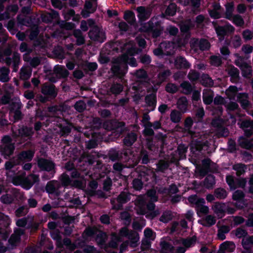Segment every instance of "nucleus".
Masks as SVG:
<instances>
[{
	"mask_svg": "<svg viewBox=\"0 0 253 253\" xmlns=\"http://www.w3.org/2000/svg\"><path fill=\"white\" fill-rule=\"evenodd\" d=\"M139 31L142 32L151 33L153 38H157L163 33V28L160 21L155 17H152L146 23H141Z\"/></svg>",
	"mask_w": 253,
	"mask_h": 253,
	"instance_id": "f257e3e1",
	"label": "nucleus"
},
{
	"mask_svg": "<svg viewBox=\"0 0 253 253\" xmlns=\"http://www.w3.org/2000/svg\"><path fill=\"white\" fill-rule=\"evenodd\" d=\"M236 56L238 57V60H236L235 63L241 69L242 76L246 78H250L252 75V67L251 64L245 61L244 57L240 56L238 54H236Z\"/></svg>",
	"mask_w": 253,
	"mask_h": 253,
	"instance_id": "f03ea898",
	"label": "nucleus"
},
{
	"mask_svg": "<svg viewBox=\"0 0 253 253\" xmlns=\"http://www.w3.org/2000/svg\"><path fill=\"white\" fill-rule=\"evenodd\" d=\"M37 164L41 170L50 172L47 179H50L53 177L55 172V165L52 161L43 158H40L38 160Z\"/></svg>",
	"mask_w": 253,
	"mask_h": 253,
	"instance_id": "7ed1b4c3",
	"label": "nucleus"
},
{
	"mask_svg": "<svg viewBox=\"0 0 253 253\" xmlns=\"http://www.w3.org/2000/svg\"><path fill=\"white\" fill-rule=\"evenodd\" d=\"M212 24L220 40H224L226 35L233 33L235 31L234 27L228 22L224 26L216 25V23L214 21L212 22Z\"/></svg>",
	"mask_w": 253,
	"mask_h": 253,
	"instance_id": "20e7f679",
	"label": "nucleus"
},
{
	"mask_svg": "<svg viewBox=\"0 0 253 253\" xmlns=\"http://www.w3.org/2000/svg\"><path fill=\"white\" fill-rule=\"evenodd\" d=\"M88 35L90 40L100 43L103 42L106 39L105 32L97 25L90 29Z\"/></svg>",
	"mask_w": 253,
	"mask_h": 253,
	"instance_id": "39448f33",
	"label": "nucleus"
},
{
	"mask_svg": "<svg viewBox=\"0 0 253 253\" xmlns=\"http://www.w3.org/2000/svg\"><path fill=\"white\" fill-rule=\"evenodd\" d=\"M41 92L43 95L49 99H54L57 95V90L55 85L51 84L44 83L41 87Z\"/></svg>",
	"mask_w": 253,
	"mask_h": 253,
	"instance_id": "423d86ee",
	"label": "nucleus"
},
{
	"mask_svg": "<svg viewBox=\"0 0 253 253\" xmlns=\"http://www.w3.org/2000/svg\"><path fill=\"white\" fill-rule=\"evenodd\" d=\"M10 223V219L7 216L0 219V225H1L0 227V238L3 241H6L9 236Z\"/></svg>",
	"mask_w": 253,
	"mask_h": 253,
	"instance_id": "0eeeda50",
	"label": "nucleus"
},
{
	"mask_svg": "<svg viewBox=\"0 0 253 253\" xmlns=\"http://www.w3.org/2000/svg\"><path fill=\"white\" fill-rule=\"evenodd\" d=\"M131 199V194L125 191L121 192L117 198L118 204L114 206V209L117 210H121L123 208V205L128 202Z\"/></svg>",
	"mask_w": 253,
	"mask_h": 253,
	"instance_id": "6e6552de",
	"label": "nucleus"
},
{
	"mask_svg": "<svg viewBox=\"0 0 253 253\" xmlns=\"http://www.w3.org/2000/svg\"><path fill=\"white\" fill-rule=\"evenodd\" d=\"M136 11L139 21L140 22V25L141 23H145L144 22L150 17L152 13V9L150 8L143 6L137 7Z\"/></svg>",
	"mask_w": 253,
	"mask_h": 253,
	"instance_id": "1a4fd4ad",
	"label": "nucleus"
},
{
	"mask_svg": "<svg viewBox=\"0 0 253 253\" xmlns=\"http://www.w3.org/2000/svg\"><path fill=\"white\" fill-rule=\"evenodd\" d=\"M157 177L156 174L151 170L141 171L139 173V177L141 178L143 181L149 183L156 182Z\"/></svg>",
	"mask_w": 253,
	"mask_h": 253,
	"instance_id": "9d476101",
	"label": "nucleus"
},
{
	"mask_svg": "<svg viewBox=\"0 0 253 253\" xmlns=\"http://www.w3.org/2000/svg\"><path fill=\"white\" fill-rule=\"evenodd\" d=\"M174 66L177 69L187 70L191 65L183 56H177L174 59Z\"/></svg>",
	"mask_w": 253,
	"mask_h": 253,
	"instance_id": "9b49d317",
	"label": "nucleus"
},
{
	"mask_svg": "<svg viewBox=\"0 0 253 253\" xmlns=\"http://www.w3.org/2000/svg\"><path fill=\"white\" fill-rule=\"evenodd\" d=\"M145 102L148 107L150 108V111H153L157 105V96L156 93H151L146 95L145 97Z\"/></svg>",
	"mask_w": 253,
	"mask_h": 253,
	"instance_id": "f8f14e48",
	"label": "nucleus"
},
{
	"mask_svg": "<svg viewBox=\"0 0 253 253\" xmlns=\"http://www.w3.org/2000/svg\"><path fill=\"white\" fill-rule=\"evenodd\" d=\"M14 150V144L0 145V152L1 155L6 159L13 155Z\"/></svg>",
	"mask_w": 253,
	"mask_h": 253,
	"instance_id": "ddd939ff",
	"label": "nucleus"
},
{
	"mask_svg": "<svg viewBox=\"0 0 253 253\" xmlns=\"http://www.w3.org/2000/svg\"><path fill=\"white\" fill-rule=\"evenodd\" d=\"M138 159L141 164L143 165H147L152 160L150 152L144 148L141 149L138 156Z\"/></svg>",
	"mask_w": 253,
	"mask_h": 253,
	"instance_id": "4468645a",
	"label": "nucleus"
},
{
	"mask_svg": "<svg viewBox=\"0 0 253 253\" xmlns=\"http://www.w3.org/2000/svg\"><path fill=\"white\" fill-rule=\"evenodd\" d=\"M34 154V151L31 150L23 151L18 155L17 161L19 163L22 161L30 162L33 158Z\"/></svg>",
	"mask_w": 253,
	"mask_h": 253,
	"instance_id": "2eb2a0df",
	"label": "nucleus"
},
{
	"mask_svg": "<svg viewBox=\"0 0 253 253\" xmlns=\"http://www.w3.org/2000/svg\"><path fill=\"white\" fill-rule=\"evenodd\" d=\"M108 157L113 162L119 161L123 158V153L119 150L111 148L108 152Z\"/></svg>",
	"mask_w": 253,
	"mask_h": 253,
	"instance_id": "dca6fc26",
	"label": "nucleus"
},
{
	"mask_svg": "<svg viewBox=\"0 0 253 253\" xmlns=\"http://www.w3.org/2000/svg\"><path fill=\"white\" fill-rule=\"evenodd\" d=\"M54 72L60 78H67L69 75V71L62 65H57L54 67Z\"/></svg>",
	"mask_w": 253,
	"mask_h": 253,
	"instance_id": "f3484780",
	"label": "nucleus"
},
{
	"mask_svg": "<svg viewBox=\"0 0 253 253\" xmlns=\"http://www.w3.org/2000/svg\"><path fill=\"white\" fill-rule=\"evenodd\" d=\"M235 248V245L233 242L225 241L220 245L219 253H225L227 251L229 252L234 251Z\"/></svg>",
	"mask_w": 253,
	"mask_h": 253,
	"instance_id": "a211bd4d",
	"label": "nucleus"
},
{
	"mask_svg": "<svg viewBox=\"0 0 253 253\" xmlns=\"http://www.w3.org/2000/svg\"><path fill=\"white\" fill-rule=\"evenodd\" d=\"M19 133L22 137L30 138L34 134V130L32 126H23L19 129Z\"/></svg>",
	"mask_w": 253,
	"mask_h": 253,
	"instance_id": "6ab92c4d",
	"label": "nucleus"
},
{
	"mask_svg": "<svg viewBox=\"0 0 253 253\" xmlns=\"http://www.w3.org/2000/svg\"><path fill=\"white\" fill-rule=\"evenodd\" d=\"M177 108L183 113H185L187 111L188 100L185 96H182L178 98L176 103Z\"/></svg>",
	"mask_w": 253,
	"mask_h": 253,
	"instance_id": "aec40b11",
	"label": "nucleus"
},
{
	"mask_svg": "<svg viewBox=\"0 0 253 253\" xmlns=\"http://www.w3.org/2000/svg\"><path fill=\"white\" fill-rule=\"evenodd\" d=\"M239 145L242 148L251 150L253 148V143L251 140L246 139L244 136H240L238 139Z\"/></svg>",
	"mask_w": 253,
	"mask_h": 253,
	"instance_id": "412c9836",
	"label": "nucleus"
},
{
	"mask_svg": "<svg viewBox=\"0 0 253 253\" xmlns=\"http://www.w3.org/2000/svg\"><path fill=\"white\" fill-rule=\"evenodd\" d=\"M212 209L216 214L224 216L226 211V205L223 203L216 202Z\"/></svg>",
	"mask_w": 253,
	"mask_h": 253,
	"instance_id": "4be33fe9",
	"label": "nucleus"
},
{
	"mask_svg": "<svg viewBox=\"0 0 253 253\" xmlns=\"http://www.w3.org/2000/svg\"><path fill=\"white\" fill-rule=\"evenodd\" d=\"M137 138L136 134L131 132L128 133L123 139V143L126 146L129 147L135 142Z\"/></svg>",
	"mask_w": 253,
	"mask_h": 253,
	"instance_id": "5701e85b",
	"label": "nucleus"
},
{
	"mask_svg": "<svg viewBox=\"0 0 253 253\" xmlns=\"http://www.w3.org/2000/svg\"><path fill=\"white\" fill-rule=\"evenodd\" d=\"M225 12L224 14V16L223 17L231 20L232 19L233 15V11L234 10V4L233 2H227L225 5Z\"/></svg>",
	"mask_w": 253,
	"mask_h": 253,
	"instance_id": "b1692460",
	"label": "nucleus"
},
{
	"mask_svg": "<svg viewBox=\"0 0 253 253\" xmlns=\"http://www.w3.org/2000/svg\"><path fill=\"white\" fill-rule=\"evenodd\" d=\"M59 180L62 187L64 188H69L70 187L72 179L69 175L66 172H64L60 175Z\"/></svg>",
	"mask_w": 253,
	"mask_h": 253,
	"instance_id": "393cba45",
	"label": "nucleus"
},
{
	"mask_svg": "<svg viewBox=\"0 0 253 253\" xmlns=\"http://www.w3.org/2000/svg\"><path fill=\"white\" fill-rule=\"evenodd\" d=\"M20 78L23 81H27L32 75V69L29 67H22L19 73Z\"/></svg>",
	"mask_w": 253,
	"mask_h": 253,
	"instance_id": "a878e982",
	"label": "nucleus"
},
{
	"mask_svg": "<svg viewBox=\"0 0 253 253\" xmlns=\"http://www.w3.org/2000/svg\"><path fill=\"white\" fill-rule=\"evenodd\" d=\"M177 5L175 3H170L167 7L165 13L162 14L163 17L173 16L176 12Z\"/></svg>",
	"mask_w": 253,
	"mask_h": 253,
	"instance_id": "bb28decb",
	"label": "nucleus"
},
{
	"mask_svg": "<svg viewBox=\"0 0 253 253\" xmlns=\"http://www.w3.org/2000/svg\"><path fill=\"white\" fill-rule=\"evenodd\" d=\"M215 184V176L212 174L207 176L203 181V185L207 189H212Z\"/></svg>",
	"mask_w": 253,
	"mask_h": 253,
	"instance_id": "cd10ccee",
	"label": "nucleus"
},
{
	"mask_svg": "<svg viewBox=\"0 0 253 253\" xmlns=\"http://www.w3.org/2000/svg\"><path fill=\"white\" fill-rule=\"evenodd\" d=\"M124 19L129 24L133 25L136 23L135 13L131 10H126L124 15Z\"/></svg>",
	"mask_w": 253,
	"mask_h": 253,
	"instance_id": "c85d7f7f",
	"label": "nucleus"
},
{
	"mask_svg": "<svg viewBox=\"0 0 253 253\" xmlns=\"http://www.w3.org/2000/svg\"><path fill=\"white\" fill-rule=\"evenodd\" d=\"M193 121L191 117H187L184 122V127L178 126L181 131L183 132H190V130L193 125Z\"/></svg>",
	"mask_w": 253,
	"mask_h": 253,
	"instance_id": "c756f323",
	"label": "nucleus"
},
{
	"mask_svg": "<svg viewBox=\"0 0 253 253\" xmlns=\"http://www.w3.org/2000/svg\"><path fill=\"white\" fill-rule=\"evenodd\" d=\"M182 114L183 113L179 111L172 110L170 114V121L175 124L179 123L181 120Z\"/></svg>",
	"mask_w": 253,
	"mask_h": 253,
	"instance_id": "7c9ffc66",
	"label": "nucleus"
},
{
	"mask_svg": "<svg viewBox=\"0 0 253 253\" xmlns=\"http://www.w3.org/2000/svg\"><path fill=\"white\" fill-rule=\"evenodd\" d=\"M96 234V231L95 229L91 227H88L85 229L82 234V237L86 241L89 237H93Z\"/></svg>",
	"mask_w": 253,
	"mask_h": 253,
	"instance_id": "2f4dec72",
	"label": "nucleus"
},
{
	"mask_svg": "<svg viewBox=\"0 0 253 253\" xmlns=\"http://www.w3.org/2000/svg\"><path fill=\"white\" fill-rule=\"evenodd\" d=\"M9 70L5 67H2L0 68V81L2 83H5L9 81L8 74Z\"/></svg>",
	"mask_w": 253,
	"mask_h": 253,
	"instance_id": "473e14b6",
	"label": "nucleus"
},
{
	"mask_svg": "<svg viewBox=\"0 0 253 253\" xmlns=\"http://www.w3.org/2000/svg\"><path fill=\"white\" fill-rule=\"evenodd\" d=\"M214 195L219 199H224L227 196V192L223 188H217L214 190Z\"/></svg>",
	"mask_w": 253,
	"mask_h": 253,
	"instance_id": "72a5a7b5",
	"label": "nucleus"
},
{
	"mask_svg": "<svg viewBox=\"0 0 253 253\" xmlns=\"http://www.w3.org/2000/svg\"><path fill=\"white\" fill-rule=\"evenodd\" d=\"M79 244L83 248V251L85 253H93L96 251L93 246L86 245L85 241L81 242Z\"/></svg>",
	"mask_w": 253,
	"mask_h": 253,
	"instance_id": "f704fd0d",
	"label": "nucleus"
},
{
	"mask_svg": "<svg viewBox=\"0 0 253 253\" xmlns=\"http://www.w3.org/2000/svg\"><path fill=\"white\" fill-rule=\"evenodd\" d=\"M199 49L202 51L208 50L211 47V43L205 39H201L198 43Z\"/></svg>",
	"mask_w": 253,
	"mask_h": 253,
	"instance_id": "c9c22d12",
	"label": "nucleus"
},
{
	"mask_svg": "<svg viewBox=\"0 0 253 253\" xmlns=\"http://www.w3.org/2000/svg\"><path fill=\"white\" fill-rule=\"evenodd\" d=\"M20 61V54L17 52H14L13 54V72H16L18 71Z\"/></svg>",
	"mask_w": 253,
	"mask_h": 253,
	"instance_id": "e433bc0d",
	"label": "nucleus"
},
{
	"mask_svg": "<svg viewBox=\"0 0 253 253\" xmlns=\"http://www.w3.org/2000/svg\"><path fill=\"white\" fill-rule=\"evenodd\" d=\"M133 188L136 191H140L143 187V180L139 177V175L137 178H134L132 182Z\"/></svg>",
	"mask_w": 253,
	"mask_h": 253,
	"instance_id": "4c0bfd02",
	"label": "nucleus"
},
{
	"mask_svg": "<svg viewBox=\"0 0 253 253\" xmlns=\"http://www.w3.org/2000/svg\"><path fill=\"white\" fill-rule=\"evenodd\" d=\"M173 218L171 211H164L160 218V221L164 223H168Z\"/></svg>",
	"mask_w": 253,
	"mask_h": 253,
	"instance_id": "58836bf2",
	"label": "nucleus"
},
{
	"mask_svg": "<svg viewBox=\"0 0 253 253\" xmlns=\"http://www.w3.org/2000/svg\"><path fill=\"white\" fill-rule=\"evenodd\" d=\"M94 135L92 134V138L87 141H85V148L87 150H90L96 148L98 144V140L94 138Z\"/></svg>",
	"mask_w": 253,
	"mask_h": 253,
	"instance_id": "ea45409f",
	"label": "nucleus"
},
{
	"mask_svg": "<svg viewBox=\"0 0 253 253\" xmlns=\"http://www.w3.org/2000/svg\"><path fill=\"white\" fill-rule=\"evenodd\" d=\"M110 124L112 126V129L114 130L120 129L121 130H122L126 126V124L124 122H119L116 120L111 121Z\"/></svg>",
	"mask_w": 253,
	"mask_h": 253,
	"instance_id": "a19ab883",
	"label": "nucleus"
},
{
	"mask_svg": "<svg viewBox=\"0 0 253 253\" xmlns=\"http://www.w3.org/2000/svg\"><path fill=\"white\" fill-rule=\"evenodd\" d=\"M246 166L243 164H238L235 165L233 169L236 171V174L238 176L244 174L246 171Z\"/></svg>",
	"mask_w": 253,
	"mask_h": 253,
	"instance_id": "79ce46f5",
	"label": "nucleus"
},
{
	"mask_svg": "<svg viewBox=\"0 0 253 253\" xmlns=\"http://www.w3.org/2000/svg\"><path fill=\"white\" fill-rule=\"evenodd\" d=\"M20 241V237L15 234H13L11 235L8 240V244L10 245L12 249H13L16 246L17 243Z\"/></svg>",
	"mask_w": 253,
	"mask_h": 253,
	"instance_id": "37998d69",
	"label": "nucleus"
},
{
	"mask_svg": "<svg viewBox=\"0 0 253 253\" xmlns=\"http://www.w3.org/2000/svg\"><path fill=\"white\" fill-rule=\"evenodd\" d=\"M74 107L77 111L82 113L85 110L86 105L84 101L80 100L75 103Z\"/></svg>",
	"mask_w": 253,
	"mask_h": 253,
	"instance_id": "c03bdc74",
	"label": "nucleus"
},
{
	"mask_svg": "<svg viewBox=\"0 0 253 253\" xmlns=\"http://www.w3.org/2000/svg\"><path fill=\"white\" fill-rule=\"evenodd\" d=\"M111 92L115 95L119 94L123 90V86L120 84H114L110 87Z\"/></svg>",
	"mask_w": 253,
	"mask_h": 253,
	"instance_id": "a18cd8bd",
	"label": "nucleus"
},
{
	"mask_svg": "<svg viewBox=\"0 0 253 253\" xmlns=\"http://www.w3.org/2000/svg\"><path fill=\"white\" fill-rule=\"evenodd\" d=\"M226 181L231 190H234L237 188L236 186V179H235L233 176L230 175H227L226 176Z\"/></svg>",
	"mask_w": 253,
	"mask_h": 253,
	"instance_id": "49530a36",
	"label": "nucleus"
},
{
	"mask_svg": "<svg viewBox=\"0 0 253 253\" xmlns=\"http://www.w3.org/2000/svg\"><path fill=\"white\" fill-rule=\"evenodd\" d=\"M204 221L205 222L202 224L204 226L211 227L215 224L216 219L211 215H208L206 217Z\"/></svg>",
	"mask_w": 253,
	"mask_h": 253,
	"instance_id": "de8ad7c7",
	"label": "nucleus"
},
{
	"mask_svg": "<svg viewBox=\"0 0 253 253\" xmlns=\"http://www.w3.org/2000/svg\"><path fill=\"white\" fill-rule=\"evenodd\" d=\"M210 63L212 66L219 67L222 63L221 58L216 55H212L210 57Z\"/></svg>",
	"mask_w": 253,
	"mask_h": 253,
	"instance_id": "09e8293b",
	"label": "nucleus"
},
{
	"mask_svg": "<svg viewBox=\"0 0 253 253\" xmlns=\"http://www.w3.org/2000/svg\"><path fill=\"white\" fill-rule=\"evenodd\" d=\"M21 107V103L20 102L11 101L9 104V114L10 115H12V113L13 112H14L16 110H20Z\"/></svg>",
	"mask_w": 253,
	"mask_h": 253,
	"instance_id": "8fccbe9b",
	"label": "nucleus"
},
{
	"mask_svg": "<svg viewBox=\"0 0 253 253\" xmlns=\"http://www.w3.org/2000/svg\"><path fill=\"white\" fill-rule=\"evenodd\" d=\"M200 77V74L199 72L191 70L188 75V78L191 82H195L198 81Z\"/></svg>",
	"mask_w": 253,
	"mask_h": 253,
	"instance_id": "3c124183",
	"label": "nucleus"
},
{
	"mask_svg": "<svg viewBox=\"0 0 253 253\" xmlns=\"http://www.w3.org/2000/svg\"><path fill=\"white\" fill-rule=\"evenodd\" d=\"M197 241V237L196 236H193L192 237L188 239H183L182 241V244L184 246L189 248L194 245Z\"/></svg>",
	"mask_w": 253,
	"mask_h": 253,
	"instance_id": "603ef678",
	"label": "nucleus"
},
{
	"mask_svg": "<svg viewBox=\"0 0 253 253\" xmlns=\"http://www.w3.org/2000/svg\"><path fill=\"white\" fill-rule=\"evenodd\" d=\"M232 22L238 27H241L244 24V21L242 16L237 14L233 16Z\"/></svg>",
	"mask_w": 253,
	"mask_h": 253,
	"instance_id": "864d4df0",
	"label": "nucleus"
},
{
	"mask_svg": "<svg viewBox=\"0 0 253 253\" xmlns=\"http://www.w3.org/2000/svg\"><path fill=\"white\" fill-rule=\"evenodd\" d=\"M107 234L103 231H100L96 235V240L98 241V243L100 245H104L107 239Z\"/></svg>",
	"mask_w": 253,
	"mask_h": 253,
	"instance_id": "5fc2aeb1",
	"label": "nucleus"
},
{
	"mask_svg": "<svg viewBox=\"0 0 253 253\" xmlns=\"http://www.w3.org/2000/svg\"><path fill=\"white\" fill-rule=\"evenodd\" d=\"M171 72L169 69L165 70L159 73L158 78L162 82L165 81L170 75Z\"/></svg>",
	"mask_w": 253,
	"mask_h": 253,
	"instance_id": "6e6d98bb",
	"label": "nucleus"
},
{
	"mask_svg": "<svg viewBox=\"0 0 253 253\" xmlns=\"http://www.w3.org/2000/svg\"><path fill=\"white\" fill-rule=\"evenodd\" d=\"M160 246L163 251L171 252L173 249V247L172 244L166 241L161 242Z\"/></svg>",
	"mask_w": 253,
	"mask_h": 253,
	"instance_id": "4d7b16f0",
	"label": "nucleus"
},
{
	"mask_svg": "<svg viewBox=\"0 0 253 253\" xmlns=\"http://www.w3.org/2000/svg\"><path fill=\"white\" fill-rule=\"evenodd\" d=\"M242 44V40L241 37L238 35H235L231 41V45L234 48L239 47Z\"/></svg>",
	"mask_w": 253,
	"mask_h": 253,
	"instance_id": "13d9d810",
	"label": "nucleus"
},
{
	"mask_svg": "<svg viewBox=\"0 0 253 253\" xmlns=\"http://www.w3.org/2000/svg\"><path fill=\"white\" fill-rule=\"evenodd\" d=\"M13 199L11 195L5 194L1 196L0 201L4 204H10L12 203Z\"/></svg>",
	"mask_w": 253,
	"mask_h": 253,
	"instance_id": "bf43d9fd",
	"label": "nucleus"
},
{
	"mask_svg": "<svg viewBox=\"0 0 253 253\" xmlns=\"http://www.w3.org/2000/svg\"><path fill=\"white\" fill-rule=\"evenodd\" d=\"M245 197L244 192L240 190H237L235 191L232 195V199L234 201H240L243 200Z\"/></svg>",
	"mask_w": 253,
	"mask_h": 253,
	"instance_id": "052dcab7",
	"label": "nucleus"
},
{
	"mask_svg": "<svg viewBox=\"0 0 253 253\" xmlns=\"http://www.w3.org/2000/svg\"><path fill=\"white\" fill-rule=\"evenodd\" d=\"M235 235L238 238H245L248 235V232L245 229L239 227L235 230Z\"/></svg>",
	"mask_w": 253,
	"mask_h": 253,
	"instance_id": "680f3d73",
	"label": "nucleus"
},
{
	"mask_svg": "<svg viewBox=\"0 0 253 253\" xmlns=\"http://www.w3.org/2000/svg\"><path fill=\"white\" fill-rule=\"evenodd\" d=\"M19 164V162L17 161V159L16 161L11 160L10 161H6L5 163V169L6 170L10 171L14 166L18 165Z\"/></svg>",
	"mask_w": 253,
	"mask_h": 253,
	"instance_id": "e2e57ef3",
	"label": "nucleus"
},
{
	"mask_svg": "<svg viewBox=\"0 0 253 253\" xmlns=\"http://www.w3.org/2000/svg\"><path fill=\"white\" fill-rule=\"evenodd\" d=\"M228 144V150L230 153L235 152L237 150L236 143L234 140L230 138L228 140L227 142Z\"/></svg>",
	"mask_w": 253,
	"mask_h": 253,
	"instance_id": "0e129e2a",
	"label": "nucleus"
},
{
	"mask_svg": "<svg viewBox=\"0 0 253 253\" xmlns=\"http://www.w3.org/2000/svg\"><path fill=\"white\" fill-rule=\"evenodd\" d=\"M213 81L208 75H204L202 77V84L206 86H211L213 84Z\"/></svg>",
	"mask_w": 253,
	"mask_h": 253,
	"instance_id": "69168bd1",
	"label": "nucleus"
},
{
	"mask_svg": "<svg viewBox=\"0 0 253 253\" xmlns=\"http://www.w3.org/2000/svg\"><path fill=\"white\" fill-rule=\"evenodd\" d=\"M45 189L46 192L49 194H54L56 191L55 186L51 181H49L47 183Z\"/></svg>",
	"mask_w": 253,
	"mask_h": 253,
	"instance_id": "338daca9",
	"label": "nucleus"
},
{
	"mask_svg": "<svg viewBox=\"0 0 253 253\" xmlns=\"http://www.w3.org/2000/svg\"><path fill=\"white\" fill-rule=\"evenodd\" d=\"M28 212V209L25 206H21L15 211V214L17 217L24 216Z\"/></svg>",
	"mask_w": 253,
	"mask_h": 253,
	"instance_id": "774afa93",
	"label": "nucleus"
}]
</instances>
